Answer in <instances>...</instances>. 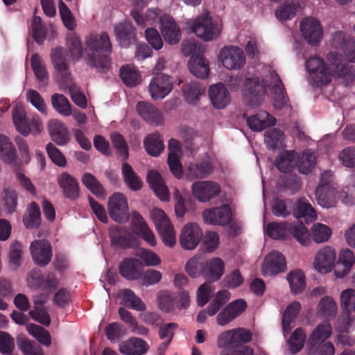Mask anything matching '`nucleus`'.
<instances>
[{"mask_svg": "<svg viewBox=\"0 0 355 355\" xmlns=\"http://www.w3.org/2000/svg\"><path fill=\"white\" fill-rule=\"evenodd\" d=\"M23 221L27 228H35L40 225L41 223L40 208L35 202H31L29 205Z\"/></svg>", "mask_w": 355, "mask_h": 355, "instance_id": "56", "label": "nucleus"}, {"mask_svg": "<svg viewBox=\"0 0 355 355\" xmlns=\"http://www.w3.org/2000/svg\"><path fill=\"white\" fill-rule=\"evenodd\" d=\"M218 60L222 66L229 71H238L245 64V55L242 49L237 46H225L218 54Z\"/></svg>", "mask_w": 355, "mask_h": 355, "instance_id": "9", "label": "nucleus"}, {"mask_svg": "<svg viewBox=\"0 0 355 355\" xmlns=\"http://www.w3.org/2000/svg\"><path fill=\"white\" fill-rule=\"evenodd\" d=\"M208 92L211 104L216 109H224L231 102V95L222 83L210 85Z\"/></svg>", "mask_w": 355, "mask_h": 355, "instance_id": "21", "label": "nucleus"}, {"mask_svg": "<svg viewBox=\"0 0 355 355\" xmlns=\"http://www.w3.org/2000/svg\"><path fill=\"white\" fill-rule=\"evenodd\" d=\"M48 130L53 141L57 144L62 146L69 140L67 128L58 120H51L48 123Z\"/></svg>", "mask_w": 355, "mask_h": 355, "instance_id": "37", "label": "nucleus"}, {"mask_svg": "<svg viewBox=\"0 0 355 355\" xmlns=\"http://www.w3.org/2000/svg\"><path fill=\"white\" fill-rule=\"evenodd\" d=\"M160 31L167 43L175 44L180 42V30L171 17L165 15L160 18Z\"/></svg>", "mask_w": 355, "mask_h": 355, "instance_id": "25", "label": "nucleus"}, {"mask_svg": "<svg viewBox=\"0 0 355 355\" xmlns=\"http://www.w3.org/2000/svg\"><path fill=\"white\" fill-rule=\"evenodd\" d=\"M266 78L269 76L272 79V85L270 87V91L274 93V106L277 109H282L286 105L287 100L284 94V88L282 81L278 75L272 68H267L265 71Z\"/></svg>", "mask_w": 355, "mask_h": 355, "instance_id": "29", "label": "nucleus"}, {"mask_svg": "<svg viewBox=\"0 0 355 355\" xmlns=\"http://www.w3.org/2000/svg\"><path fill=\"white\" fill-rule=\"evenodd\" d=\"M247 307L245 302L243 300H236L220 310L216 315V323L221 327L229 324L239 317Z\"/></svg>", "mask_w": 355, "mask_h": 355, "instance_id": "16", "label": "nucleus"}, {"mask_svg": "<svg viewBox=\"0 0 355 355\" xmlns=\"http://www.w3.org/2000/svg\"><path fill=\"white\" fill-rule=\"evenodd\" d=\"M58 184L64 197L76 199L79 196V184L78 180L67 173H62L57 178Z\"/></svg>", "mask_w": 355, "mask_h": 355, "instance_id": "30", "label": "nucleus"}, {"mask_svg": "<svg viewBox=\"0 0 355 355\" xmlns=\"http://www.w3.org/2000/svg\"><path fill=\"white\" fill-rule=\"evenodd\" d=\"M204 261L200 255H194L186 263L184 270L192 278L204 277Z\"/></svg>", "mask_w": 355, "mask_h": 355, "instance_id": "51", "label": "nucleus"}, {"mask_svg": "<svg viewBox=\"0 0 355 355\" xmlns=\"http://www.w3.org/2000/svg\"><path fill=\"white\" fill-rule=\"evenodd\" d=\"M173 89L171 78L166 74H159L154 77L148 87L149 93L153 100L165 98Z\"/></svg>", "mask_w": 355, "mask_h": 355, "instance_id": "17", "label": "nucleus"}, {"mask_svg": "<svg viewBox=\"0 0 355 355\" xmlns=\"http://www.w3.org/2000/svg\"><path fill=\"white\" fill-rule=\"evenodd\" d=\"M300 309L301 305L297 301L293 302L286 308L282 317V329L285 336L294 327L295 320Z\"/></svg>", "mask_w": 355, "mask_h": 355, "instance_id": "41", "label": "nucleus"}, {"mask_svg": "<svg viewBox=\"0 0 355 355\" xmlns=\"http://www.w3.org/2000/svg\"><path fill=\"white\" fill-rule=\"evenodd\" d=\"M306 338L305 331L302 328L296 329L288 340L290 352L293 354L299 352L303 348Z\"/></svg>", "mask_w": 355, "mask_h": 355, "instance_id": "58", "label": "nucleus"}, {"mask_svg": "<svg viewBox=\"0 0 355 355\" xmlns=\"http://www.w3.org/2000/svg\"><path fill=\"white\" fill-rule=\"evenodd\" d=\"M270 67H263L250 77L246 78L242 85L241 94L245 105L254 108L262 103L264 96L270 91L272 79L266 78L265 71Z\"/></svg>", "mask_w": 355, "mask_h": 355, "instance_id": "4", "label": "nucleus"}, {"mask_svg": "<svg viewBox=\"0 0 355 355\" xmlns=\"http://www.w3.org/2000/svg\"><path fill=\"white\" fill-rule=\"evenodd\" d=\"M189 71L195 76L205 78L209 73V63L202 55L192 56L188 64Z\"/></svg>", "mask_w": 355, "mask_h": 355, "instance_id": "40", "label": "nucleus"}, {"mask_svg": "<svg viewBox=\"0 0 355 355\" xmlns=\"http://www.w3.org/2000/svg\"><path fill=\"white\" fill-rule=\"evenodd\" d=\"M286 278L292 293H300L305 289V277L301 270H295L288 272Z\"/></svg>", "mask_w": 355, "mask_h": 355, "instance_id": "54", "label": "nucleus"}, {"mask_svg": "<svg viewBox=\"0 0 355 355\" xmlns=\"http://www.w3.org/2000/svg\"><path fill=\"white\" fill-rule=\"evenodd\" d=\"M331 335L332 327L329 321H324L318 324L308 338V349L315 348L318 345L322 344L328 340Z\"/></svg>", "mask_w": 355, "mask_h": 355, "instance_id": "28", "label": "nucleus"}, {"mask_svg": "<svg viewBox=\"0 0 355 355\" xmlns=\"http://www.w3.org/2000/svg\"><path fill=\"white\" fill-rule=\"evenodd\" d=\"M122 174L126 186L132 191H138L143 187L141 179L135 173L132 166L127 163L122 166Z\"/></svg>", "mask_w": 355, "mask_h": 355, "instance_id": "47", "label": "nucleus"}, {"mask_svg": "<svg viewBox=\"0 0 355 355\" xmlns=\"http://www.w3.org/2000/svg\"><path fill=\"white\" fill-rule=\"evenodd\" d=\"M85 61L91 67L98 71H104L110 66L109 55L112 52V44L108 34H90L85 40Z\"/></svg>", "mask_w": 355, "mask_h": 355, "instance_id": "3", "label": "nucleus"}, {"mask_svg": "<svg viewBox=\"0 0 355 355\" xmlns=\"http://www.w3.org/2000/svg\"><path fill=\"white\" fill-rule=\"evenodd\" d=\"M252 338L250 330L238 327L221 332L217 338V345L223 350H228L239 345L248 343Z\"/></svg>", "mask_w": 355, "mask_h": 355, "instance_id": "8", "label": "nucleus"}, {"mask_svg": "<svg viewBox=\"0 0 355 355\" xmlns=\"http://www.w3.org/2000/svg\"><path fill=\"white\" fill-rule=\"evenodd\" d=\"M168 164L171 173L178 179H180L183 175L182 164L180 162L181 155V144L175 139H171L168 141Z\"/></svg>", "mask_w": 355, "mask_h": 355, "instance_id": "24", "label": "nucleus"}, {"mask_svg": "<svg viewBox=\"0 0 355 355\" xmlns=\"http://www.w3.org/2000/svg\"><path fill=\"white\" fill-rule=\"evenodd\" d=\"M81 181L83 185L96 197L101 199L105 198L106 193L103 187L94 175L86 173L83 175Z\"/></svg>", "mask_w": 355, "mask_h": 355, "instance_id": "48", "label": "nucleus"}, {"mask_svg": "<svg viewBox=\"0 0 355 355\" xmlns=\"http://www.w3.org/2000/svg\"><path fill=\"white\" fill-rule=\"evenodd\" d=\"M225 271V261L219 257H212L204 263V278L215 282L221 279Z\"/></svg>", "mask_w": 355, "mask_h": 355, "instance_id": "26", "label": "nucleus"}, {"mask_svg": "<svg viewBox=\"0 0 355 355\" xmlns=\"http://www.w3.org/2000/svg\"><path fill=\"white\" fill-rule=\"evenodd\" d=\"M212 172L213 165L209 159L200 164H190L186 171L189 179L204 178Z\"/></svg>", "mask_w": 355, "mask_h": 355, "instance_id": "43", "label": "nucleus"}, {"mask_svg": "<svg viewBox=\"0 0 355 355\" xmlns=\"http://www.w3.org/2000/svg\"><path fill=\"white\" fill-rule=\"evenodd\" d=\"M120 76L123 83L130 87L136 86L141 82V75L133 65L122 67Z\"/></svg>", "mask_w": 355, "mask_h": 355, "instance_id": "53", "label": "nucleus"}, {"mask_svg": "<svg viewBox=\"0 0 355 355\" xmlns=\"http://www.w3.org/2000/svg\"><path fill=\"white\" fill-rule=\"evenodd\" d=\"M298 170L301 173L307 174L311 171L316 163L315 153L310 150H305L299 158Z\"/></svg>", "mask_w": 355, "mask_h": 355, "instance_id": "59", "label": "nucleus"}, {"mask_svg": "<svg viewBox=\"0 0 355 355\" xmlns=\"http://www.w3.org/2000/svg\"><path fill=\"white\" fill-rule=\"evenodd\" d=\"M0 159L6 163H12L17 159V150L9 138L0 135Z\"/></svg>", "mask_w": 355, "mask_h": 355, "instance_id": "46", "label": "nucleus"}, {"mask_svg": "<svg viewBox=\"0 0 355 355\" xmlns=\"http://www.w3.org/2000/svg\"><path fill=\"white\" fill-rule=\"evenodd\" d=\"M45 300L46 297H44V300H39L38 297H35L33 300L35 306L33 310L30 311L29 314L34 320L45 326H49L51 323V318L46 309L42 306Z\"/></svg>", "mask_w": 355, "mask_h": 355, "instance_id": "52", "label": "nucleus"}, {"mask_svg": "<svg viewBox=\"0 0 355 355\" xmlns=\"http://www.w3.org/2000/svg\"><path fill=\"white\" fill-rule=\"evenodd\" d=\"M232 207L228 204L206 209L202 213L204 223L210 225L226 226L232 222Z\"/></svg>", "mask_w": 355, "mask_h": 355, "instance_id": "10", "label": "nucleus"}, {"mask_svg": "<svg viewBox=\"0 0 355 355\" xmlns=\"http://www.w3.org/2000/svg\"><path fill=\"white\" fill-rule=\"evenodd\" d=\"M284 141V134L279 130L272 129L264 135V141L270 148H275L283 145Z\"/></svg>", "mask_w": 355, "mask_h": 355, "instance_id": "64", "label": "nucleus"}, {"mask_svg": "<svg viewBox=\"0 0 355 355\" xmlns=\"http://www.w3.org/2000/svg\"><path fill=\"white\" fill-rule=\"evenodd\" d=\"M300 29L306 41L311 45H318L322 39V28L320 22L314 18H307L303 20Z\"/></svg>", "mask_w": 355, "mask_h": 355, "instance_id": "18", "label": "nucleus"}, {"mask_svg": "<svg viewBox=\"0 0 355 355\" xmlns=\"http://www.w3.org/2000/svg\"><path fill=\"white\" fill-rule=\"evenodd\" d=\"M12 119L18 132L24 136L30 134L37 135L42 132V125L37 116H33L30 121L26 118V113L23 105L16 102L12 111Z\"/></svg>", "mask_w": 355, "mask_h": 355, "instance_id": "7", "label": "nucleus"}, {"mask_svg": "<svg viewBox=\"0 0 355 355\" xmlns=\"http://www.w3.org/2000/svg\"><path fill=\"white\" fill-rule=\"evenodd\" d=\"M22 253V245L19 242L14 241L10 244L8 263L12 270H16L21 265Z\"/></svg>", "mask_w": 355, "mask_h": 355, "instance_id": "61", "label": "nucleus"}, {"mask_svg": "<svg viewBox=\"0 0 355 355\" xmlns=\"http://www.w3.org/2000/svg\"><path fill=\"white\" fill-rule=\"evenodd\" d=\"M116 40L121 46L127 47L135 41L132 25L127 21L118 24L114 28Z\"/></svg>", "mask_w": 355, "mask_h": 355, "instance_id": "35", "label": "nucleus"}, {"mask_svg": "<svg viewBox=\"0 0 355 355\" xmlns=\"http://www.w3.org/2000/svg\"><path fill=\"white\" fill-rule=\"evenodd\" d=\"M340 192L332 187L318 186L315 189V198L318 203L323 208H330L336 205Z\"/></svg>", "mask_w": 355, "mask_h": 355, "instance_id": "32", "label": "nucleus"}, {"mask_svg": "<svg viewBox=\"0 0 355 355\" xmlns=\"http://www.w3.org/2000/svg\"><path fill=\"white\" fill-rule=\"evenodd\" d=\"M147 182L155 196L162 202L170 200V192L161 174L156 170H150L147 175Z\"/></svg>", "mask_w": 355, "mask_h": 355, "instance_id": "22", "label": "nucleus"}, {"mask_svg": "<svg viewBox=\"0 0 355 355\" xmlns=\"http://www.w3.org/2000/svg\"><path fill=\"white\" fill-rule=\"evenodd\" d=\"M297 158L295 152L283 151L276 159V166L282 173H289L297 165Z\"/></svg>", "mask_w": 355, "mask_h": 355, "instance_id": "44", "label": "nucleus"}, {"mask_svg": "<svg viewBox=\"0 0 355 355\" xmlns=\"http://www.w3.org/2000/svg\"><path fill=\"white\" fill-rule=\"evenodd\" d=\"M119 297L121 304L124 306L137 311H144L146 309V306L141 300L129 289L121 291L119 294Z\"/></svg>", "mask_w": 355, "mask_h": 355, "instance_id": "50", "label": "nucleus"}, {"mask_svg": "<svg viewBox=\"0 0 355 355\" xmlns=\"http://www.w3.org/2000/svg\"><path fill=\"white\" fill-rule=\"evenodd\" d=\"M148 349V344L142 339L132 337L122 341L119 345V351L123 355H143Z\"/></svg>", "mask_w": 355, "mask_h": 355, "instance_id": "31", "label": "nucleus"}, {"mask_svg": "<svg viewBox=\"0 0 355 355\" xmlns=\"http://www.w3.org/2000/svg\"><path fill=\"white\" fill-rule=\"evenodd\" d=\"M51 103L55 110L60 114L68 116L71 114V105L62 94H55L51 97Z\"/></svg>", "mask_w": 355, "mask_h": 355, "instance_id": "62", "label": "nucleus"}, {"mask_svg": "<svg viewBox=\"0 0 355 355\" xmlns=\"http://www.w3.org/2000/svg\"><path fill=\"white\" fill-rule=\"evenodd\" d=\"M293 215L296 218H304L306 223L317 219V214L309 201L302 198L297 200L293 209Z\"/></svg>", "mask_w": 355, "mask_h": 355, "instance_id": "38", "label": "nucleus"}, {"mask_svg": "<svg viewBox=\"0 0 355 355\" xmlns=\"http://www.w3.org/2000/svg\"><path fill=\"white\" fill-rule=\"evenodd\" d=\"M107 209L110 217L117 223L128 220L129 211L126 198L121 193H116L110 197Z\"/></svg>", "mask_w": 355, "mask_h": 355, "instance_id": "15", "label": "nucleus"}, {"mask_svg": "<svg viewBox=\"0 0 355 355\" xmlns=\"http://www.w3.org/2000/svg\"><path fill=\"white\" fill-rule=\"evenodd\" d=\"M202 249L205 252L210 253L216 250L220 244V236L214 231L207 232L202 236Z\"/></svg>", "mask_w": 355, "mask_h": 355, "instance_id": "60", "label": "nucleus"}, {"mask_svg": "<svg viewBox=\"0 0 355 355\" xmlns=\"http://www.w3.org/2000/svg\"><path fill=\"white\" fill-rule=\"evenodd\" d=\"M187 28L196 37L205 42H210L218 38L223 31L220 20H214L209 12H204L195 19L186 22Z\"/></svg>", "mask_w": 355, "mask_h": 355, "instance_id": "6", "label": "nucleus"}, {"mask_svg": "<svg viewBox=\"0 0 355 355\" xmlns=\"http://www.w3.org/2000/svg\"><path fill=\"white\" fill-rule=\"evenodd\" d=\"M132 227L134 232L119 227L112 228L110 238L116 245L126 248L132 244L137 236L141 238L150 246L157 245V239L144 218L137 211L132 213Z\"/></svg>", "mask_w": 355, "mask_h": 355, "instance_id": "2", "label": "nucleus"}, {"mask_svg": "<svg viewBox=\"0 0 355 355\" xmlns=\"http://www.w3.org/2000/svg\"><path fill=\"white\" fill-rule=\"evenodd\" d=\"M231 297L230 293L227 290H222L216 293L211 302L207 306V311L209 316L217 313L222 306L227 302Z\"/></svg>", "mask_w": 355, "mask_h": 355, "instance_id": "55", "label": "nucleus"}, {"mask_svg": "<svg viewBox=\"0 0 355 355\" xmlns=\"http://www.w3.org/2000/svg\"><path fill=\"white\" fill-rule=\"evenodd\" d=\"M243 116L246 118L249 128L256 132L262 131L276 123L275 118L264 110H260L250 116H247L246 114Z\"/></svg>", "mask_w": 355, "mask_h": 355, "instance_id": "27", "label": "nucleus"}, {"mask_svg": "<svg viewBox=\"0 0 355 355\" xmlns=\"http://www.w3.org/2000/svg\"><path fill=\"white\" fill-rule=\"evenodd\" d=\"M338 306L335 300L326 295L321 298L317 305V312L319 315L326 318H334L337 313Z\"/></svg>", "mask_w": 355, "mask_h": 355, "instance_id": "45", "label": "nucleus"}, {"mask_svg": "<svg viewBox=\"0 0 355 355\" xmlns=\"http://www.w3.org/2000/svg\"><path fill=\"white\" fill-rule=\"evenodd\" d=\"M286 261L284 254L277 251L272 250L268 253L261 263V271L263 276H275L285 271Z\"/></svg>", "mask_w": 355, "mask_h": 355, "instance_id": "14", "label": "nucleus"}, {"mask_svg": "<svg viewBox=\"0 0 355 355\" xmlns=\"http://www.w3.org/2000/svg\"><path fill=\"white\" fill-rule=\"evenodd\" d=\"M220 184L211 180H200L193 183L191 193L200 202H207L216 198L220 193Z\"/></svg>", "mask_w": 355, "mask_h": 355, "instance_id": "13", "label": "nucleus"}, {"mask_svg": "<svg viewBox=\"0 0 355 355\" xmlns=\"http://www.w3.org/2000/svg\"><path fill=\"white\" fill-rule=\"evenodd\" d=\"M26 330L30 335L35 338L43 345L49 347L51 344V338L49 332L43 327L35 324L27 325Z\"/></svg>", "mask_w": 355, "mask_h": 355, "instance_id": "57", "label": "nucleus"}, {"mask_svg": "<svg viewBox=\"0 0 355 355\" xmlns=\"http://www.w3.org/2000/svg\"><path fill=\"white\" fill-rule=\"evenodd\" d=\"M144 146L150 155L153 157L159 156L164 149L162 135L157 132L148 135L144 139Z\"/></svg>", "mask_w": 355, "mask_h": 355, "instance_id": "39", "label": "nucleus"}, {"mask_svg": "<svg viewBox=\"0 0 355 355\" xmlns=\"http://www.w3.org/2000/svg\"><path fill=\"white\" fill-rule=\"evenodd\" d=\"M143 264L136 259H127L120 265L121 275L128 280L137 279L141 277Z\"/></svg>", "mask_w": 355, "mask_h": 355, "instance_id": "33", "label": "nucleus"}, {"mask_svg": "<svg viewBox=\"0 0 355 355\" xmlns=\"http://www.w3.org/2000/svg\"><path fill=\"white\" fill-rule=\"evenodd\" d=\"M202 236V230L197 223H187L181 229L179 243L184 250H193L199 245Z\"/></svg>", "mask_w": 355, "mask_h": 355, "instance_id": "12", "label": "nucleus"}, {"mask_svg": "<svg viewBox=\"0 0 355 355\" xmlns=\"http://www.w3.org/2000/svg\"><path fill=\"white\" fill-rule=\"evenodd\" d=\"M138 114L146 122L154 125L164 124V117L162 112L148 102L141 101L137 104Z\"/></svg>", "mask_w": 355, "mask_h": 355, "instance_id": "23", "label": "nucleus"}, {"mask_svg": "<svg viewBox=\"0 0 355 355\" xmlns=\"http://www.w3.org/2000/svg\"><path fill=\"white\" fill-rule=\"evenodd\" d=\"M135 6V10L132 12V15L137 24L145 26L153 25L156 23L159 17L160 12L157 8H150L146 12L144 16L140 15L139 10L143 8L146 5V0H131Z\"/></svg>", "mask_w": 355, "mask_h": 355, "instance_id": "20", "label": "nucleus"}, {"mask_svg": "<svg viewBox=\"0 0 355 355\" xmlns=\"http://www.w3.org/2000/svg\"><path fill=\"white\" fill-rule=\"evenodd\" d=\"M263 230L265 234L272 239L286 240L293 235L302 245L308 246L311 243L309 231L302 223L294 225L287 222H272Z\"/></svg>", "mask_w": 355, "mask_h": 355, "instance_id": "5", "label": "nucleus"}, {"mask_svg": "<svg viewBox=\"0 0 355 355\" xmlns=\"http://www.w3.org/2000/svg\"><path fill=\"white\" fill-rule=\"evenodd\" d=\"M352 40L343 31L334 32L330 40L334 49L326 56L327 63L319 57H311L306 62L309 78L316 86L326 85L334 78L345 77L348 72L343 63V52Z\"/></svg>", "mask_w": 355, "mask_h": 355, "instance_id": "1", "label": "nucleus"}, {"mask_svg": "<svg viewBox=\"0 0 355 355\" xmlns=\"http://www.w3.org/2000/svg\"><path fill=\"white\" fill-rule=\"evenodd\" d=\"M302 7L298 0H286L275 12V17L279 21L291 19Z\"/></svg>", "mask_w": 355, "mask_h": 355, "instance_id": "36", "label": "nucleus"}, {"mask_svg": "<svg viewBox=\"0 0 355 355\" xmlns=\"http://www.w3.org/2000/svg\"><path fill=\"white\" fill-rule=\"evenodd\" d=\"M309 239L316 243H321L327 241L331 236V229L327 225L315 223L311 227Z\"/></svg>", "mask_w": 355, "mask_h": 355, "instance_id": "49", "label": "nucleus"}, {"mask_svg": "<svg viewBox=\"0 0 355 355\" xmlns=\"http://www.w3.org/2000/svg\"><path fill=\"white\" fill-rule=\"evenodd\" d=\"M205 88L198 83H191L183 90L184 98L189 103H195L199 96L204 94Z\"/></svg>", "mask_w": 355, "mask_h": 355, "instance_id": "63", "label": "nucleus"}, {"mask_svg": "<svg viewBox=\"0 0 355 355\" xmlns=\"http://www.w3.org/2000/svg\"><path fill=\"white\" fill-rule=\"evenodd\" d=\"M30 250L34 262L40 266L47 265L52 257L50 243L45 240H35L31 243Z\"/></svg>", "mask_w": 355, "mask_h": 355, "instance_id": "19", "label": "nucleus"}, {"mask_svg": "<svg viewBox=\"0 0 355 355\" xmlns=\"http://www.w3.org/2000/svg\"><path fill=\"white\" fill-rule=\"evenodd\" d=\"M337 258L336 250L329 245L320 248L313 261L314 269L320 274L331 272L336 266Z\"/></svg>", "mask_w": 355, "mask_h": 355, "instance_id": "11", "label": "nucleus"}, {"mask_svg": "<svg viewBox=\"0 0 355 355\" xmlns=\"http://www.w3.org/2000/svg\"><path fill=\"white\" fill-rule=\"evenodd\" d=\"M67 45L70 58L72 62H76L85 57V49L84 50L79 37L71 33L68 35Z\"/></svg>", "mask_w": 355, "mask_h": 355, "instance_id": "42", "label": "nucleus"}, {"mask_svg": "<svg viewBox=\"0 0 355 355\" xmlns=\"http://www.w3.org/2000/svg\"><path fill=\"white\" fill-rule=\"evenodd\" d=\"M67 51L60 46L52 49L51 51V60L54 69L60 76L69 73V64L67 60Z\"/></svg>", "mask_w": 355, "mask_h": 355, "instance_id": "34", "label": "nucleus"}]
</instances>
